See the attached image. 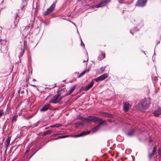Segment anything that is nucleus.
I'll list each match as a JSON object with an SVG mask.
<instances>
[{
	"mask_svg": "<svg viewBox=\"0 0 161 161\" xmlns=\"http://www.w3.org/2000/svg\"><path fill=\"white\" fill-rule=\"evenodd\" d=\"M75 126L76 127H78L80 125H83V123L81 122H79L76 123Z\"/></svg>",
	"mask_w": 161,
	"mask_h": 161,
	"instance_id": "24",
	"label": "nucleus"
},
{
	"mask_svg": "<svg viewBox=\"0 0 161 161\" xmlns=\"http://www.w3.org/2000/svg\"><path fill=\"white\" fill-rule=\"evenodd\" d=\"M7 47L6 46H2L1 47V50L3 52H6L7 51Z\"/></svg>",
	"mask_w": 161,
	"mask_h": 161,
	"instance_id": "23",
	"label": "nucleus"
},
{
	"mask_svg": "<svg viewBox=\"0 0 161 161\" xmlns=\"http://www.w3.org/2000/svg\"><path fill=\"white\" fill-rule=\"evenodd\" d=\"M111 0H103L99 3L96 5L95 7L98 8L105 6L107 3H109Z\"/></svg>",
	"mask_w": 161,
	"mask_h": 161,
	"instance_id": "6",
	"label": "nucleus"
},
{
	"mask_svg": "<svg viewBox=\"0 0 161 161\" xmlns=\"http://www.w3.org/2000/svg\"><path fill=\"white\" fill-rule=\"evenodd\" d=\"M29 150H30V148H28L27 149V150H26V151H25V155H26L29 153Z\"/></svg>",
	"mask_w": 161,
	"mask_h": 161,
	"instance_id": "30",
	"label": "nucleus"
},
{
	"mask_svg": "<svg viewBox=\"0 0 161 161\" xmlns=\"http://www.w3.org/2000/svg\"><path fill=\"white\" fill-rule=\"evenodd\" d=\"M88 120L90 121H93L95 122H97L99 124L98 125L94 127L92 130V132L93 133L96 132L100 128L102 124L104 122V121L101 119H99L97 117L92 116L89 117L88 118Z\"/></svg>",
	"mask_w": 161,
	"mask_h": 161,
	"instance_id": "2",
	"label": "nucleus"
},
{
	"mask_svg": "<svg viewBox=\"0 0 161 161\" xmlns=\"http://www.w3.org/2000/svg\"><path fill=\"white\" fill-rule=\"evenodd\" d=\"M134 132L135 130L134 129H132L127 133V135L129 136H131L134 135Z\"/></svg>",
	"mask_w": 161,
	"mask_h": 161,
	"instance_id": "19",
	"label": "nucleus"
},
{
	"mask_svg": "<svg viewBox=\"0 0 161 161\" xmlns=\"http://www.w3.org/2000/svg\"><path fill=\"white\" fill-rule=\"evenodd\" d=\"M34 154V153H33V154H32L29 157V158L30 159L32 156Z\"/></svg>",
	"mask_w": 161,
	"mask_h": 161,
	"instance_id": "36",
	"label": "nucleus"
},
{
	"mask_svg": "<svg viewBox=\"0 0 161 161\" xmlns=\"http://www.w3.org/2000/svg\"><path fill=\"white\" fill-rule=\"evenodd\" d=\"M105 116L108 117L109 118H112L113 117L112 115L111 114H109L106 113H105Z\"/></svg>",
	"mask_w": 161,
	"mask_h": 161,
	"instance_id": "27",
	"label": "nucleus"
},
{
	"mask_svg": "<svg viewBox=\"0 0 161 161\" xmlns=\"http://www.w3.org/2000/svg\"><path fill=\"white\" fill-rule=\"evenodd\" d=\"M88 58H87V61L88 60Z\"/></svg>",
	"mask_w": 161,
	"mask_h": 161,
	"instance_id": "42",
	"label": "nucleus"
},
{
	"mask_svg": "<svg viewBox=\"0 0 161 161\" xmlns=\"http://www.w3.org/2000/svg\"><path fill=\"white\" fill-rule=\"evenodd\" d=\"M150 104V100L149 99H144L141 100L137 105L139 110L143 111L147 109Z\"/></svg>",
	"mask_w": 161,
	"mask_h": 161,
	"instance_id": "1",
	"label": "nucleus"
},
{
	"mask_svg": "<svg viewBox=\"0 0 161 161\" xmlns=\"http://www.w3.org/2000/svg\"><path fill=\"white\" fill-rule=\"evenodd\" d=\"M90 133V131H88L87 132H83L82 133H80V134L76 136V137H79L80 136H86L87 135L89 134Z\"/></svg>",
	"mask_w": 161,
	"mask_h": 161,
	"instance_id": "16",
	"label": "nucleus"
},
{
	"mask_svg": "<svg viewBox=\"0 0 161 161\" xmlns=\"http://www.w3.org/2000/svg\"><path fill=\"white\" fill-rule=\"evenodd\" d=\"M80 120L84 121L86 119L84 118V117H80L79 118Z\"/></svg>",
	"mask_w": 161,
	"mask_h": 161,
	"instance_id": "31",
	"label": "nucleus"
},
{
	"mask_svg": "<svg viewBox=\"0 0 161 161\" xmlns=\"http://www.w3.org/2000/svg\"><path fill=\"white\" fill-rule=\"evenodd\" d=\"M47 129V128H45V129Z\"/></svg>",
	"mask_w": 161,
	"mask_h": 161,
	"instance_id": "41",
	"label": "nucleus"
},
{
	"mask_svg": "<svg viewBox=\"0 0 161 161\" xmlns=\"http://www.w3.org/2000/svg\"><path fill=\"white\" fill-rule=\"evenodd\" d=\"M49 109H50V105L48 104H46L40 109V111L41 112H44L47 111Z\"/></svg>",
	"mask_w": 161,
	"mask_h": 161,
	"instance_id": "9",
	"label": "nucleus"
},
{
	"mask_svg": "<svg viewBox=\"0 0 161 161\" xmlns=\"http://www.w3.org/2000/svg\"><path fill=\"white\" fill-rule=\"evenodd\" d=\"M11 137L9 136L8 137L6 140V141L4 142V144L5 147H7L10 144V141L11 140Z\"/></svg>",
	"mask_w": 161,
	"mask_h": 161,
	"instance_id": "14",
	"label": "nucleus"
},
{
	"mask_svg": "<svg viewBox=\"0 0 161 161\" xmlns=\"http://www.w3.org/2000/svg\"><path fill=\"white\" fill-rule=\"evenodd\" d=\"M105 57V54L102 53L101 52V55H100L99 57H98V60H101L103 58H104Z\"/></svg>",
	"mask_w": 161,
	"mask_h": 161,
	"instance_id": "21",
	"label": "nucleus"
},
{
	"mask_svg": "<svg viewBox=\"0 0 161 161\" xmlns=\"http://www.w3.org/2000/svg\"><path fill=\"white\" fill-rule=\"evenodd\" d=\"M22 53H21L20 55H19V57H20L22 56L23 54L24 53V50H23L22 51Z\"/></svg>",
	"mask_w": 161,
	"mask_h": 161,
	"instance_id": "33",
	"label": "nucleus"
},
{
	"mask_svg": "<svg viewBox=\"0 0 161 161\" xmlns=\"http://www.w3.org/2000/svg\"><path fill=\"white\" fill-rule=\"evenodd\" d=\"M68 136H66V135H64V136H59L57 138L55 139L56 140V139H58L63 138H65Z\"/></svg>",
	"mask_w": 161,
	"mask_h": 161,
	"instance_id": "25",
	"label": "nucleus"
},
{
	"mask_svg": "<svg viewBox=\"0 0 161 161\" xmlns=\"http://www.w3.org/2000/svg\"><path fill=\"white\" fill-rule=\"evenodd\" d=\"M32 86L34 87L35 86V85H32Z\"/></svg>",
	"mask_w": 161,
	"mask_h": 161,
	"instance_id": "40",
	"label": "nucleus"
},
{
	"mask_svg": "<svg viewBox=\"0 0 161 161\" xmlns=\"http://www.w3.org/2000/svg\"><path fill=\"white\" fill-rule=\"evenodd\" d=\"M55 7V4L53 3L52 5L47 8L45 12L43 14L44 15H47L50 13L52 12L54 10Z\"/></svg>",
	"mask_w": 161,
	"mask_h": 161,
	"instance_id": "5",
	"label": "nucleus"
},
{
	"mask_svg": "<svg viewBox=\"0 0 161 161\" xmlns=\"http://www.w3.org/2000/svg\"><path fill=\"white\" fill-rule=\"evenodd\" d=\"M32 116H33V115H32V116H31V117H30V118H31Z\"/></svg>",
	"mask_w": 161,
	"mask_h": 161,
	"instance_id": "44",
	"label": "nucleus"
},
{
	"mask_svg": "<svg viewBox=\"0 0 161 161\" xmlns=\"http://www.w3.org/2000/svg\"><path fill=\"white\" fill-rule=\"evenodd\" d=\"M61 126V124H56L54 125H51L50 126V127H51V128H53V127L58 128V127H60Z\"/></svg>",
	"mask_w": 161,
	"mask_h": 161,
	"instance_id": "22",
	"label": "nucleus"
},
{
	"mask_svg": "<svg viewBox=\"0 0 161 161\" xmlns=\"http://www.w3.org/2000/svg\"><path fill=\"white\" fill-rule=\"evenodd\" d=\"M157 148L156 146H155L153 149V151L151 153H149L148 154V158L149 159H151L152 157L156 153Z\"/></svg>",
	"mask_w": 161,
	"mask_h": 161,
	"instance_id": "12",
	"label": "nucleus"
},
{
	"mask_svg": "<svg viewBox=\"0 0 161 161\" xmlns=\"http://www.w3.org/2000/svg\"><path fill=\"white\" fill-rule=\"evenodd\" d=\"M89 71V69H87L85 70H84L81 73H80L79 75H78L77 78H79L81 77L82 76H83L87 72H88Z\"/></svg>",
	"mask_w": 161,
	"mask_h": 161,
	"instance_id": "17",
	"label": "nucleus"
},
{
	"mask_svg": "<svg viewBox=\"0 0 161 161\" xmlns=\"http://www.w3.org/2000/svg\"><path fill=\"white\" fill-rule=\"evenodd\" d=\"M4 112L3 110H0V117H1L3 114Z\"/></svg>",
	"mask_w": 161,
	"mask_h": 161,
	"instance_id": "28",
	"label": "nucleus"
},
{
	"mask_svg": "<svg viewBox=\"0 0 161 161\" xmlns=\"http://www.w3.org/2000/svg\"><path fill=\"white\" fill-rule=\"evenodd\" d=\"M154 115L156 117H158L161 115V107L158 106L155 108L153 112Z\"/></svg>",
	"mask_w": 161,
	"mask_h": 161,
	"instance_id": "7",
	"label": "nucleus"
},
{
	"mask_svg": "<svg viewBox=\"0 0 161 161\" xmlns=\"http://www.w3.org/2000/svg\"><path fill=\"white\" fill-rule=\"evenodd\" d=\"M81 45L82 46V44H83V46H84V44L83 43L82 41V40L81 39Z\"/></svg>",
	"mask_w": 161,
	"mask_h": 161,
	"instance_id": "34",
	"label": "nucleus"
},
{
	"mask_svg": "<svg viewBox=\"0 0 161 161\" xmlns=\"http://www.w3.org/2000/svg\"><path fill=\"white\" fill-rule=\"evenodd\" d=\"M53 131L52 130H48L45 132H44L43 133V136H45L47 135L50 134Z\"/></svg>",
	"mask_w": 161,
	"mask_h": 161,
	"instance_id": "20",
	"label": "nucleus"
},
{
	"mask_svg": "<svg viewBox=\"0 0 161 161\" xmlns=\"http://www.w3.org/2000/svg\"><path fill=\"white\" fill-rule=\"evenodd\" d=\"M86 61H85V60H84V62H86Z\"/></svg>",
	"mask_w": 161,
	"mask_h": 161,
	"instance_id": "43",
	"label": "nucleus"
},
{
	"mask_svg": "<svg viewBox=\"0 0 161 161\" xmlns=\"http://www.w3.org/2000/svg\"><path fill=\"white\" fill-rule=\"evenodd\" d=\"M14 24H12L11 26V28L12 29H15L17 27V24L19 22V17L18 15V14L16 13L14 17Z\"/></svg>",
	"mask_w": 161,
	"mask_h": 161,
	"instance_id": "4",
	"label": "nucleus"
},
{
	"mask_svg": "<svg viewBox=\"0 0 161 161\" xmlns=\"http://www.w3.org/2000/svg\"><path fill=\"white\" fill-rule=\"evenodd\" d=\"M131 21L133 23V21H135V20L133 19H132L131 20Z\"/></svg>",
	"mask_w": 161,
	"mask_h": 161,
	"instance_id": "35",
	"label": "nucleus"
},
{
	"mask_svg": "<svg viewBox=\"0 0 161 161\" xmlns=\"http://www.w3.org/2000/svg\"><path fill=\"white\" fill-rule=\"evenodd\" d=\"M105 69V67H101V68L100 69V70L102 71H103Z\"/></svg>",
	"mask_w": 161,
	"mask_h": 161,
	"instance_id": "32",
	"label": "nucleus"
},
{
	"mask_svg": "<svg viewBox=\"0 0 161 161\" xmlns=\"http://www.w3.org/2000/svg\"><path fill=\"white\" fill-rule=\"evenodd\" d=\"M58 134H55L54 135H58Z\"/></svg>",
	"mask_w": 161,
	"mask_h": 161,
	"instance_id": "39",
	"label": "nucleus"
},
{
	"mask_svg": "<svg viewBox=\"0 0 161 161\" xmlns=\"http://www.w3.org/2000/svg\"><path fill=\"white\" fill-rule=\"evenodd\" d=\"M62 89L60 90H58L57 91L58 93L51 98L50 101V102L51 103L54 104L58 103L61 101L63 97H64V95L63 96H62L61 95V93L60 94L58 93V92L60 91H62Z\"/></svg>",
	"mask_w": 161,
	"mask_h": 161,
	"instance_id": "3",
	"label": "nucleus"
},
{
	"mask_svg": "<svg viewBox=\"0 0 161 161\" xmlns=\"http://www.w3.org/2000/svg\"><path fill=\"white\" fill-rule=\"evenodd\" d=\"M93 84L94 82L93 81H92L89 84H88L86 86L85 88V90L86 91L88 90L92 87Z\"/></svg>",
	"mask_w": 161,
	"mask_h": 161,
	"instance_id": "15",
	"label": "nucleus"
},
{
	"mask_svg": "<svg viewBox=\"0 0 161 161\" xmlns=\"http://www.w3.org/2000/svg\"><path fill=\"white\" fill-rule=\"evenodd\" d=\"M130 108V106L129 103L125 102L124 103L123 108L125 112H127L129 110Z\"/></svg>",
	"mask_w": 161,
	"mask_h": 161,
	"instance_id": "11",
	"label": "nucleus"
},
{
	"mask_svg": "<svg viewBox=\"0 0 161 161\" xmlns=\"http://www.w3.org/2000/svg\"><path fill=\"white\" fill-rule=\"evenodd\" d=\"M76 86V85H74L70 89L69 92H68L67 93L65 94L64 95V96H66L67 95H69L71 94L74 91Z\"/></svg>",
	"mask_w": 161,
	"mask_h": 161,
	"instance_id": "13",
	"label": "nucleus"
},
{
	"mask_svg": "<svg viewBox=\"0 0 161 161\" xmlns=\"http://www.w3.org/2000/svg\"><path fill=\"white\" fill-rule=\"evenodd\" d=\"M147 3L146 0H139L137 3V5L141 7L144 6Z\"/></svg>",
	"mask_w": 161,
	"mask_h": 161,
	"instance_id": "10",
	"label": "nucleus"
},
{
	"mask_svg": "<svg viewBox=\"0 0 161 161\" xmlns=\"http://www.w3.org/2000/svg\"><path fill=\"white\" fill-rule=\"evenodd\" d=\"M27 3L26 0H23L22 2V3L20 6V8L21 9H23V8L27 5Z\"/></svg>",
	"mask_w": 161,
	"mask_h": 161,
	"instance_id": "18",
	"label": "nucleus"
},
{
	"mask_svg": "<svg viewBox=\"0 0 161 161\" xmlns=\"http://www.w3.org/2000/svg\"><path fill=\"white\" fill-rule=\"evenodd\" d=\"M130 33H131L132 35H133V33H132V31H131V30H130Z\"/></svg>",
	"mask_w": 161,
	"mask_h": 161,
	"instance_id": "37",
	"label": "nucleus"
},
{
	"mask_svg": "<svg viewBox=\"0 0 161 161\" xmlns=\"http://www.w3.org/2000/svg\"><path fill=\"white\" fill-rule=\"evenodd\" d=\"M72 24H74V25H75L74 24V23H73V22H72Z\"/></svg>",
	"mask_w": 161,
	"mask_h": 161,
	"instance_id": "45",
	"label": "nucleus"
},
{
	"mask_svg": "<svg viewBox=\"0 0 161 161\" xmlns=\"http://www.w3.org/2000/svg\"><path fill=\"white\" fill-rule=\"evenodd\" d=\"M36 81L35 80V79H33V81Z\"/></svg>",
	"mask_w": 161,
	"mask_h": 161,
	"instance_id": "38",
	"label": "nucleus"
},
{
	"mask_svg": "<svg viewBox=\"0 0 161 161\" xmlns=\"http://www.w3.org/2000/svg\"><path fill=\"white\" fill-rule=\"evenodd\" d=\"M158 153L159 156V158L161 160V149L160 148H159L158 149Z\"/></svg>",
	"mask_w": 161,
	"mask_h": 161,
	"instance_id": "26",
	"label": "nucleus"
},
{
	"mask_svg": "<svg viewBox=\"0 0 161 161\" xmlns=\"http://www.w3.org/2000/svg\"><path fill=\"white\" fill-rule=\"evenodd\" d=\"M17 119V116H14L12 119V121H15Z\"/></svg>",
	"mask_w": 161,
	"mask_h": 161,
	"instance_id": "29",
	"label": "nucleus"
},
{
	"mask_svg": "<svg viewBox=\"0 0 161 161\" xmlns=\"http://www.w3.org/2000/svg\"><path fill=\"white\" fill-rule=\"evenodd\" d=\"M108 75L107 74H104L95 79V80L97 82L100 81H102L108 77Z\"/></svg>",
	"mask_w": 161,
	"mask_h": 161,
	"instance_id": "8",
	"label": "nucleus"
}]
</instances>
